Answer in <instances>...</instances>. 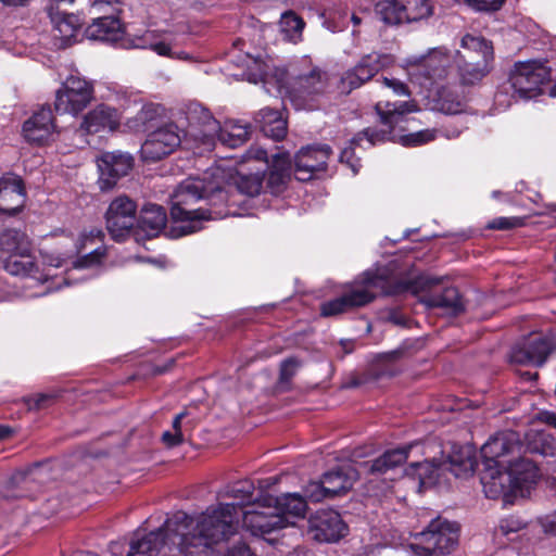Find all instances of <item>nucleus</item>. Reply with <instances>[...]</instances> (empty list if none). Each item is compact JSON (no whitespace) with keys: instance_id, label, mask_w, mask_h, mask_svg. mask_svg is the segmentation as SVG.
<instances>
[{"instance_id":"1","label":"nucleus","mask_w":556,"mask_h":556,"mask_svg":"<svg viewBox=\"0 0 556 556\" xmlns=\"http://www.w3.org/2000/svg\"><path fill=\"white\" fill-rule=\"evenodd\" d=\"M236 504L208 507L197 516L177 511L157 530L131 540L127 556H157L162 548L177 545L182 556H215V546L236 532Z\"/></svg>"},{"instance_id":"2","label":"nucleus","mask_w":556,"mask_h":556,"mask_svg":"<svg viewBox=\"0 0 556 556\" xmlns=\"http://www.w3.org/2000/svg\"><path fill=\"white\" fill-rule=\"evenodd\" d=\"M204 198H208L215 205V199L219 201H231L228 198V191L219 187H213L205 184L201 178H187L176 188L170 197V216L175 222L186 223L181 226V235H188L198 231L201 222L204 219H218L229 215V212L193 208V205Z\"/></svg>"},{"instance_id":"3","label":"nucleus","mask_w":556,"mask_h":556,"mask_svg":"<svg viewBox=\"0 0 556 556\" xmlns=\"http://www.w3.org/2000/svg\"><path fill=\"white\" fill-rule=\"evenodd\" d=\"M328 87L327 73L314 65L309 58L292 64L285 85L286 93L296 110H314Z\"/></svg>"},{"instance_id":"4","label":"nucleus","mask_w":556,"mask_h":556,"mask_svg":"<svg viewBox=\"0 0 556 556\" xmlns=\"http://www.w3.org/2000/svg\"><path fill=\"white\" fill-rule=\"evenodd\" d=\"M388 293H390V270L386 267H377L374 270H366L341 296L323 303L320 312L325 317L336 316L364 306L379 294Z\"/></svg>"},{"instance_id":"5","label":"nucleus","mask_w":556,"mask_h":556,"mask_svg":"<svg viewBox=\"0 0 556 556\" xmlns=\"http://www.w3.org/2000/svg\"><path fill=\"white\" fill-rule=\"evenodd\" d=\"M460 46L464 51H457L453 59L459 81L463 86L478 85L493 70V45L481 36L467 34Z\"/></svg>"},{"instance_id":"6","label":"nucleus","mask_w":556,"mask_h":556,"mask_svg":"<svg viewBox=\"0 0 556 556\" xmlns=\"http://www.w3.org/2000/svg\"><path fill=\"white\" fill-rule=\"evenodd\" d=\"M375 109L379 115L380 122L388 127V130H375L367 128L357 134L351 140V146L344 148L340 153V162L346 164L354 175H356L361 168V161L354 155V147L359 146L364 139L367 140L369 147L384 142L391 135V130L394 125L402 119V116L406 113L417 111V105L414 101H379Z\"/></svg>"},{"instance_id":"7","label":"nucleus","mask_w":556,"mask_h":556,"mask_svg":"<svg viewBox=\"0 0 556 556\" xmlns=\"http://www.w3.org/2000/svg\"><path fill=\"white\" fill-rule=\"evenodd\" d=\"M410 548L417 556H445L458 544L459 527L456 522L437 518L428 527L414 535Z\"/></svg>"},{"instance_id":"8","label":"nucleus","mask_w":556,"mask_h":556,"mask_svg":"<svg viewBox=\"0 0 556 556\" xmlns=\"http://www.w3.org/2000/svg\"><path fill=\"white\" fill-rule=\"evenodd\" d=\"M549 68L540 61L516 62L509 74V84L520 99H532L541 94L542 86L549 80Z\"/></svg>"},{"instance_id":"9","label":"nucleus","mask_w":556,"mask_h":556,"mask_svg":"<svg viewBox=\"0 0 556 556\" xmlns=\"http://www.w3.org/2000/svg\"><path fill=\"white\" fill-rule=\"evenodd\" d=\"M375 11L388 25L418 22L432 14L430 0H380Z\"/></svg>"},{"instance_id":"10","label":"nucleus","mask_w":556,"mask_h":556,"mask_svg":"<svg viewBox=\"0 0 556 556\" xmlns=\"http://www.w3.org/2000/svg\"><path fill=\"white\" fill-rule=\"evenodd\" d=\"M93 85L79 75H70L55 93L54 109L60 114L78 115L93 99Z\"/></svg>"},{"instance_id":"11","label":"nucleus","mask_w":556,"mask_h":556,"mask_svg":"<svg viewBox=\"0 0 556 556\" xmlns=\"http://www.w3.org/2000/svg\"><path fill=\"white\" fill-rule=\"evenodd\" d=\"M452 58L445 48H434L427 54L408 58L405 62L412 81L426 86L446 76V68Z\"/></svg>"},{"instance_id":"12","label":"nucleus","mask_w":556,"mask_h":556,"mask_svg":"<svg viewBox=\"0 0 556 556\" xmlns=\"http://www.w3.org/2000/svg\"><path fill=\"white\" fill-rule=\"evenodd\" d=\"M187 121L184 134L192 140L200 142L207 149L213 147L216 136L220 130L219 122L213 116L208 109L198 102H190L184 110Z\"/></svg>"},{"instance_id":"13","label":"nucleus","mask_w":556,"mask_h":556,"mask_svg":"<svg viewBox=\"0 0 556 556\" xmlns=\"http://www.w3.org/2000/svg\"><path fill=\"white\" fill-rule=\"evenodd\" d=\"M137 220V204L127 195L115 198L105 213L106 229L115 241H124Z\"/></svg>"},{"instance_id":"14","label":"nucleus","mask_w":556,"mask_h":556,"mask_svg":"<svg viewBox=\"0 0 556 556\" xmlns=\"http://www.w3.org/2000/svg\"><path fill=\"white\" fill-rule=\"evenodd\" d=\"M332 153L328 144H315L302 148L294 157V175L300 181L319 178L327 169Z\"/></svg>"},{"instance_id":"15","label":"nucleus","mask_w":556,"mask_h":556,"mask_svg":"<svg viewBox=\"0 0 556 556\" xmlns=\"http://www.w3.org/2000/svg\"><path fill=\"white\" fill-rule=\"evenodd\" d=\"M243 527L253 535H264L276 530L293 526V522L275 513L270 502L256 504L252 509L243 511Z\"/></svg>"},{"instance_id":"16","label":"nucleus","mask_w":556,"mask_h":556,"mask_svg":"<svg viewBox=\"0 0 556 556\" xmlns=\"http://www.w3.org/2000/svg\"><path fill=\"white\" fill-rule=\"evenodd\" d=\"M181 143V136L176 124H166L151 134L141 146L144 161L156 162L170 154Z\"/></svg>"},{"instance_id":"17","label":"nucleus","mask_w":556,"mask_h":556,"mask_svg":"<svg viewBox=\"0 0 556 556\" xmlns=\"http://www.w3.org/2000/svg\"><path fill=\"white\" fill-rule=\"evenodd\" d=\"M556 351V338L553 336H535L515 345L509 359L518 365L542 366L548 356Z\"/></svg>"},{"instance_id":"18","label":"nucleus","mask_w":556,"mask_h":556,"mask_svg":"<svg viewBox=\"0 0 556 556\" xmlns=\"http://www.w3.org/2000/svg\"><path fill=\"white\" fill-rule=\"evenodd\" d=\"M391 62L392 58L389 54L371 52L365 55L353 70L345 72L341 77L340 91L349 93L353 89L361 87L380 70L390 65Z\"/></svg>"},{"instance_id":"19","label":"nucleus","mask_w":556,"mask_h":556,"mask_svg":"<svg viewBox=\"0 0 556 556\" xmlns=\"http://www.w3.org/2000/svg\"><path fill=\"white\" fill-rule=\"evenodd\" d=\"M348 527L341 516L331 509L316 511L308 519V533L321 543L337 542L346 535Z\"/></svg>"},{"instance_id":"20","label":"nucleus","mask_w":556,"mask_h":556,"mask_svg":"<svg viewBox=\"0 0 556 556\" xmlns=\"http://www.w3.org/2000/svg\"><path fill=\"white\" fill-rule=\"evenodd\" d=\"M522 451L518 435L514 431L496 434L481 447L483 464L494 463V466H506L510 457H517Z\"/></svg>"},{"instance_id":"21","label":"nucleus","mask_w":556,"mask_h":556,"mask_svg":"<svg viewBox=\"0 0 556 556\" xmlns=\"http://www.w3.org/2000/svg\"><path fill=\"white\" fill-rule=\"evenodd\" d=\"M92 9L108 15L93 18L92 23L86 28V36L91 40L114 42L122 38L123 27L118 17L113 15V9L104 1H96Z\"/></svg>"},{"instance_id":"22","label":"nucleus","mask_w":556,"mask_h":556,"mask_svg":"<svg viewBox=\"0 0 556 556\" xmlns=\"http://www.w3.org/2000/svg\"><path fill=\"white\" fill-rule=\"evenodd\" d=\"M132 166V157L123 152H105L98 160L100 172L99 187L102 191L112 189L117 180L127 175Z\"/></svg>"},{"instance_id":"23","label":"nucleus","mask_w":556,"mask_h":556,"mask_svg":"<svg viewBox=\"0 0 556 556\" xmlns=\"http://www.w3.org/2000/svg\"><path fill=\"white\" fill-rule=\"evenodd\" d=\"M483 467L481 483L486 497L495 500L501 496L516 495L519 492L505 466L486 463L483 464Z\"/></svg>"},{"instance_id":"24","label":"nucleus","mask_w":556,"mask_h":556,"mask_svg":"<svg viewBox=\"0 0 556 556\" xmlns=\"http://www.w3.org/2000/svg\"><path fill=\"white\" fill-rule=\"evenodd\" d=\"M119 123L121 114L116 109L100 104L85 115L79 131L87 135L114 131Z\"/></svg>"},{"instance_id":"25","label":"nucleus","mask_w":556,"mask_h":556,"mask_svg":"<svg viewBox=\"0 0 556 556\" xmlns=\"http://www.w3.org/2000/svg\"><path fill=\"white\" fill-rule=\"evenodd\" d=\"M26 193L23 180L15 175L0 178V212L13 215L24 206Z\"/></svg>"},{"instance_id":"26","label":"nucleus","mask_w":556,"mask_h":556,"mask_svg":"<svg viewBox=\"0 0 556 556\" xmlns=\"http://www.w3.org/2000/svg\"><path fill=\"white\" fill-rule=\"evenodd\" d=\"M54 128L51 109L42 106L24 123L23 134L27 141L42 144L50 139Z\"/></svg>"},{"instance_id":"27","label":"nucleus","mask_w":556,"mask_h":556,"mask_svg":"<svg viewBox=\"0 0 556 556\" xmlns=\"http://www.w3.org/2000/svg\"><path fill=\"white\" fill-rule=\"evenodd\" d=\"M419 447V443H410L403 447L389 450L374 460L365 462L361 468L372 476L387 473L389 470L402 465L409 457V453Z\"/></svg>"},{"instance_id":"28","label":"nucleus","mask_w":556,"mask_h":556,"mask_svg":"<svg viewBox=\"0 0 556 556\" xmlns=\"http://www.w3.org/2000/svg\"><path fill=\"white\" fill-rule=\"evenodd\" d=\"M358 479V471L350 465L340 466L323 475L325 490L330 498L348 492Z\"/></svg>"},{"instance_id":"29","label":"nucleus","mask_w":556,"mask_h":556,"mask_svg":"<svg viewBox=\"0 0 556 556\" xmlns=\"http://www.w3.org/2000/svg\"><path fill=\"white\" fill-rule=\"evenodd\" d=\"M291 177V160L287 152L277 153L273 157L271 166L266 178V188L271 194H280L287 187Z\"/></svg>"},{"instance_id":"30","label":"nucleus","mask_w":556,"mask_h":556,"mask_svg":"<svg viewBox=\"0 0 556 556\" xmlns=\"http://www.w3.org/2000/svg\"><path fill=\"white\" fill-rule=\"evenodd\" d=\"M511 462L507 463L505 468L511 476V480L517 490L522 493L529 486L535 483L539 477L536 466L528 458L521 457V453L517 457H510Z\"/></svg>"},{"instance_id":"31","label":"nucleus","mask_w":556,"mask_h":556,"mask_svg":"<svg viewBox=\"0 0 556 556\" xmlns=\"http://www.w3.org/2000/svg\"><path fill=\"white\" fill-rule=\"evenodd\" d=\"M265 502H270L276 514L292 521L305 515L307 505L303 496L298 493H287L281 496H265Z\"/></svg>"},{"instance_id":"32","label":"nucleus","mask_w":556,"mask_h":556,"mask_svg":"<svg viewBox=\"0 0 556 556\" xmlns=\"http://www.w3.org/2000/svg\"><path fill=\"white\" fill-rule=\"evenodd\" d=\"M3 268L13 276L33 277L38 280L48 277V274H40L38 264L33 255V248H30L28 253L22 254L20 252L8 255L3 261Z\"/></svg>"},{"instance_id":"33","label":"nucleus","mask_w":556,"mask_h":556,"mask_svg":"<svg viewBox=\"0 0 556 556\" xmlns=\"http://www.w3.org/2000/svg\"><path fill=\"white\" fill-rule=\"evenodd\" d=\"M254 121L266 137L280 140L287 134V122L278 110L264 108L258 111Z\"/></svg>"},{"instance_id":"34","label":"nucleus","mask_w":556,"mask_h":556,"mask_svg":"<svg viewBox=\"0 0 556 556\" xmlns=\"http://www.w3.org/2000/svg\"><path fill=\"white\" fill-rule=\"evenodd\" d=\"M167 216L164 208L157 204H147L137 218L138 227L148 238L155 237L166 225Z\"/></svg>"},{"instance_id":"35","label":"nucleus","mask_w":556,"mask_h":556,"mask_svg":"<svg viewBox=\"0 0 556 556\" xmlns=\"http://www.w3.org/2000/svg\"><path fill=\"white\" fill-rule=\"evenodd\" d=\"M443 472L450 471L456 478L469 477L473 473L477 460L469 448L453 451L445 462H442Z\"/></svg>"},{"instance_id":"36","label":"nucleus","mask_w":556,"mask_h":556,"mask_svg":"<svg viewBox=\"0 0 556 556\" xmlns=\"http://www.w3.org/2000/svg\"><path fill=\"white\" fill-rule=\"evenodd\" d=\"M251 134V126L248 123H242L239 119H229L220 126V130L216 136L223 146L236 148L243 144Z\"/></svg>"},{"instance_id":"37","label":"nucleus","mask_w":556,"mask_h":556,"mask_svg":"<svg viewBox=\"0 0 556 556\" xmlns=\"http://www.w3.org/2000/svg\"><path fill=\"white\" fill-rule=\"evenodd\" d=\"M424 303L428 307L443 309L446 314L456 316L464 312L465 305L456 288H446L441 294L425 298Z\"/></svg>"},{"instance_id":"38","label":"nucleus","mask_w":556,"mask_h":556,"mask_svg":"<svg viewBox=\"0 0 556 556\" xmlns=\"http://www.w3.org/2000/svg\"><path fill=\"white\" fill-rule=\"evenodd\" d=\"M139 41L140 42L136 45V47L142 49H151L161 56H168L170 59H178L184 61L191 60V56L187 52H174L172 50L170 43L161 40L160 35L154 30L146 31L144 35L139 39Z\"/></svg>"},{"instance_id":"39","label":"nucleus","mask_w":556,"mask_h":556,"mask_svg":"<svg viewBox=\"0 0 556 556\" xmlns=\"http://www.w3.org/2000/svg\"><path fill=\"white\" fill-rule=\"evenodd\" d=\"M30 248V239L21 230L5 229L0 233V250L8 255L28 253Z\"/></svg>"},{"instance_id":"40","label":"nucleus","mask_w":556,"mask_h":556,"mask_svg":"<svg viewBox=\"0 0 556 556\" xmlns=\"http://www.w3.org/2000/svg\"><path fill=\"white\" fill-rule=\"evenodd\" d=\"M443 473L442 464L434 462H412L406 469V475L418 478L420 486H427L437 483L440 475Z\"/></svg>"},{"instance_id":"41","label":"nucleus","mask_w":556,"mask_h":556,"mask_svg":"<svg viewBox=\"0 0 556 556\" xmlns=\"http://www.w3.org/2000/svg\"><path fill=\"white\" fill-rule=\"evenodd\" d=\"M161 116V109L156 104H146L128 121V127L136 132L150 130Z\"/></svg>"},{"instance_id":"42","label":"nucleus","mask_w":556,"mask_h":556,"mask_svg":"<svg viewBox=\"0 0 556 556\" xmlns=\"http://www.w3.org/2000/svg\"><path fill=\"white\" fill-rule=\"evenodd\" d=\"M438 110L444 114H459L465 111V100L454 91L443 88L438 93Z\"/></svg>"},{"instance_id":"43","label":"nucleus","mask_w":556,"mask_h":556,"mask_svg":"<svg viewBox=\"0 0 556 556\" xmlns=\"http://www.w3.org/2000/svg\"><path fill=\"white\" fill-rule=\"evenodd\" d=\"M279 25L286 39L292 42L301 40L305 23L294 12L288 11L282 13Z\"/></svg>"},{"instance_id":"44","label":"nucleus","mask_w":556,"mask_h":556,"mask_svg":"<svg viewBox=\"0 0 556 556\" xmlns=\"http://www.w3.org/2000/svg\"><path fill=\"white\" fill-rule=\"evenodd\" d=\"M263 187V178L258 174L238 175L235 179V188L238 192L248 197L257 195Z\"/></svg>"},{"instance_id":"45","label":"nucleus","mask_w":556,"mask_h":556,"mask_svg":"<svg viewBox=\"0 0 556 556\" xmlns=\"http://www.w3.org/2000/svg\"><path fill=\"white\" fill-rule=\"evenodd\" d=\"M72 16H63L54 21V37L60 38L63 43H67L76 35V28Z\"/></svg>"},{"instance_id":"46","label":"nucleus","mask_w":556,"mask_h":556,"mask_svg":"<svg viewBox=\"0 0 556 556\" xmlns=\"http://www.w3.org/2000/svg\"><path fill=\"white\" fill-rule=\"evenodd\" d=\"M253 491V483L249 480H243L231 485L227 491V495L239 500L240 503H245L252 500Z\"/></svg>"},{"instance_id":"47","label":"nucleus","mask_w":556,"mask_h":556,"mask_svg":"<svg viewBox=\"0 0 556 556\" xmlns=\"http://www.w3.org/2000/svg\"><path fill=\"white\" fill-rule=\"evenodd\" d=\"M300 366L301 363L295 357L285 359L280 365L279 383L281 386L289 384L292 378L295 376Z\"/></svg>"},{"instance_id":"48","label":"nucleus","mask_w":556,"mask_h":556,"mask_svg":"<svg viewBox=\"0 0 556 556\" xmlns=\"http://www.w3.org/2000/svg\"><path fill=\"white\" fill-rule=\"evenodd\" d=\"M506 0H464L476 12L492 13L498 11Z\"/></svg>"},{"instance_id":"49","label":"nucleus","mask_w":556,"mask_h":556,"mask_svg":"<svg viewBox=\"0 0 556 556\" xmlns=\"http://www.w3.org/2000/svg\"><path fill=\"white\" fill-rule=\"evenodd\" d=\"M438 134L435 129H424L405 136L403 142L406 146H420L434 140Z\"/></svg>"},{"instance_id":"50","label":"nucleus","mask_w":556,"mask_h":556,"mask_svg":"<svg viewBox=\"0 0 556 556\" xmlns=\"http://www.w3.org/2000/svg\"><path fill=\"white\" fill-rule=\"evenodd\" d=\"M526 527V522L518 517L509 516L500 521L497 531L503 535H509L520 531Z\"/></svg>"},{"instance_id":"51","label":"nucleus","mask_w":556,"mask_h":556,"mask_svg":"<svg viewBox=\"0 0 556 556\" xmlns=\"http://www.w3.org/2000/svg\"><path fill=\"white\" fill-rule=\"evenodd\" d=\"M525 224V219L522 217H497L494 218L489 224L490 229H497V230H507L513 229L517 227H521Z\"/></svg>"},{"instance_id":"52","label":"nucleus","mask_w":556,"mask_h":556,"mask_svg":"<svg viewBox=\"0 0 556 556\" xmlns=\"http://www.w3.org/2000/svg\"><path fill=\"white\" fill-rule=\"evenodd\" d=\"M305 496L312 502H320L325 498H330L325 490L323 478L320 481L311 482L305 488Z\"/></svg>"},{"instance_id":"53","label":"nucleus","mask_w":556,"mask_h":556,"mask_svg":"<svg viewBox=\"0 0 556 556\" xmlns=\"http://www.w3.org/2000/svg\"><path fill=\"white\" fill-rule=\"evenodd\" d=\"M102 256L103 253L96 249L94 251L77 258L73 263V266L75 269L91 268L100 263Z\"/></svg>"},{"instance_id":"54","label":"nucleus","mask_w":556,"mask_h":556,"mask_svg":"<svg viewBox=\"0 0 556 556\" xmlns=\"http://www.w3.org/2000/svg\"><path fill=\"white\" fill-rule=\"evenodd\" d=\"M40 255H41L43 265L54 267V268H60L63 265H65L70 257L68 255H61L59 253H49L46 251L41 252Z\"/></svg>"},{"instance_id":"55","label":"nucleus","mask_w":556,"mask_h":556,"mask_svg":"<svg viewBox=\"0 0 556 556\" xmlns=\"http://www.w3.org/2000/svg\"><path fill=\"white\" fill-rule=\"evenodd\" d=\"M382 84L386 88L392 90L395 96H409L408 87L397 78L383 77Z\"/></svg>"},{"instance_id":"56","label":"nucleus","mask_w":556,"mask_h":556,"mask_svg":"<svg viewBox=\"0 0 556 556\" xmlns=\"http://www.w3.org/2000/svg\"><path fill=\"white\" fill-rule=\"evenodd\" d=\"M162 441L168 447L177 446L184 442L182 431H165L162 434Z\"/></svg>"},{"instance_id":"57","label":"nucleus","mask_w":556,"mask_h":556,"mask_svg":"<svg viewBox=\"0 0 556 556\" xmlns=\"http://www.w3.org/2000/svg\"><path fill=\"white\" fill-rule=\"evenodd\" d=\"M538 442L542 443V447L539 448L538 446H533L532 451L538 452L542 455L549 454V451L553 450L554 445L556 444V442L553 438H551L549 435H546L544 433L538 434Z\"/></svg>"},{"instance_id":"58","label":"nucleus","mask_w":556,"mask_h":556,"mask_svg":"<svg viewBox=\"0 0 556 556\" xmlns=\"http://www.w3.org/2000/svg\"><path fill=\"white\" fill-rule=\"evenodd\" d=\"M439 283V279L437 278H426L422 276L417 277L415 281H410L408 283H405L402 289L404 290H413L414 292L417 291V286L419 287H427Z\"/></svg>"},{"instance_id":"59","label":"nucleus","mask_w":556,"mask_h":556,"mask_svg":"<svg viewBox=\"0 0 556 556\" xmlns=\"http://www.w3.org/2000/svg\"><path fill=\"white\" fill-rule=\"evenodd\" d=\"M225 556H253V554L245 543L240 542L228 549Z\"/></svg>"},{"instance_id":"60","label":"nucleus","mask_w":556,"mask_h":556,"mask_svg":"<svg viewBox=\"0 0 556 556\" xmlns=\"http://www.w3.org/2000/svg\"><path fill=\"white\" fill-rule=\"evenodd\" d=\"M248 157L249 159H255L257 161H268L267 159V151L262 149V148H258V147H253L251 148L249 151H248Z\"/></svg>"},{"instance_id":"61","label":"nucleus","mask_w":556,"mask_h":556,"mask_svg":"<svg viewBox=\"0 0 556 556\" xmlns=\"http://www.w3.org/2000/svg\"><path fill=\"white\" fill-rule=\"evenodd\" d=\"M539 420L552 426L556 429V414L553 412L544 410L539 414Z\"/></svg>"},{"instance_id":"62","label":"nucleus","mask_w":556,"mask_h":556,"mask_svg":"<svg viewBox=\"0 0 556 556\" xmlns=\"http://www.w3.org/2000/svg\"><path fill=\"white\" fill-rule=\"evenodd\" d=\"M52 397L51 395H48V394H39L37 395L36 400H35V404L33 407L35 408H41L45 406V403L50 401Z\"/></svg>"},{"instance_id":"63","label":"nucleus","mask_w":556,"mask_h":556,"mask_svg":"<svg viewBox=\"0 0 556 556\" xmlns=\"http://www.w3.org/2000/svg\"><path fill=\"white\" fill-rule=\"evenodd\" d=\"M186 415V412H181L178 415H176L172 425L174 431H181V420Z\"/></svg>"},{"instance_id":"64","label":"nucleus","mask_w":556,"mask_h":556,"mask_svg":"<svg viewBox=\"0 0 556 556\" xmlns=\"http://www.w3.org/2000/svg\"><path fill=\"white\" fill-rule=\"evenodd\" d=\"M12 433V430L8 426L0 425V440H4L9 438Z\"/></svg>"}]
</instances>
